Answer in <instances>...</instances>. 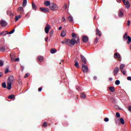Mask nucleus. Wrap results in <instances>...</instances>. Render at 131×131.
Masks as SVG:
<instances>
[{
  "instance_id": "f257e3e1",
  "label": "nucleus",
  "mask_w": 131,
  "mask_h": 131,
  "mask_svg": "<svg viewBox=\"0 0 131 131\" xmlns=\"http://www.w3.org/2000/svg\"><path fill=\"white\" fill-rule=\"evenodd\" d=\"M80 39H79V37L77 36L75 39H71L70 41L71 46H74L75 43H79Z\"/></svg>"
},
{
  "instance_id": "f03ea898",
  "label": "nucleus",
  "mask_w": 131,
  "mask_h": 131,
  "mask_svg": "<svg viewBox=\"0 0 131 131\" xmlns=\"http://www.w3.org/2000/svg\"><path fill=\"white\" fill-rule=\"evenodd\" d=\"M49 8L51 11H57V10L58 9V7L57 5L55 4L54 3H52L49 6Z\"/></svg>"
},
{
  "instance_id": "7ed1b4c3",
  "label": "nucleus",
  "mask_w": 131,
  "mask_h": 131,
  "mask_svg": "<svg viewBox=\"0 0 131 131\" xmlns=\"http://www.w3.org/2000/svg\"><path fill=\"white\" fill-rule=\"evenodd\" d=\"M125 67V64L122 63L120 66V70L121 71V72L123 74V75H125V73H126V71L123 70V69Z\"/></svg>"
},
{
  "instance_id": "20e7f679",
  "label": "nucleus",
  "mask_w": 131,
  "mask_h": 131,
  "mask_svg": "<svg viewBox=\"0 0 131 131\" xmlns=\"http://www.w3.org/2000/svg\"><path fill=\"white\" fill-rule=\"evenodd\" d=\"M40 11H41V12H43L44 13H49L50 12V9L48 8L40 7Z\"/></svg>"
},
{
  "instance_id": "39448f33",
  "label": "nucleus",
  "mask_w": 131,
  "mask_h": 131,
  "mask_svg": "<svg viewBox=\"0 0 131 131\" xmlns=\"http://www.w3.org/2000/svg\"><path fill=\"white\" fill-rule=\"evenodd\" d=\"M8 82L9 83H11V84L14 83V76H13L10 75L9 76Z\"/></svg>"
},
{
  "instance_id": "423d86ee",
  "label": "nucleus",
  "mask_w": 131,
  "mask_h": 131,
  "mask_svg": "<svg viewBox=\"0 0 131 131\" xmlns=\"http://www.w3.org/2000/svg\"><path fill=\"white\" fill-rule=\"evenodd\" d=\"M118 72H119V68L116 67L114 69V76H116L117 75Z\"/></svg>"
},
{
  "instance_id": "0eeeda50",
  "label": "nucleus",
  "mask_w": 131,
  "mask_h": 131,
  "mask_svg": "<svg viewBox=\"0 0 131 131\" xmlns=\"http://www.w3.org/2000/svg\"><path fill=\"white\" fill-rule=\"evenodd\" d=\"M50 29H51V26H50V25L49 24H47L45 29L46 33H47V34L49 33V31H50Z\"/></svg>"
},
{
  "instance_id": "6e6552de",
  "label": "nucleus",
  "mask_w": 131,
  "mask_h": 131,
  "mask_svg": "<svg viewBox=\"0 0 131 131\" xmlns=\"http://www.w3.org/2000/svg\"><path fill=\"white\" fill-rule=\"evenodd\" d=\"M82 69L84 72H88V70H89V67H88V66H86L85 64H82Z\"/></svg>"
},
{
  "instance_id": "1a4fd4ad",
  "label": "nucleus",
  "mask_w": 131,
  "mask_h": 131,
  "mask_svg": "<svg viewBox=\"0 0 131 131\" xmlns=\"http://www.w3.org/2000/svg\"><path fill=\"white\" fill-rule=\"evenodd\" d=\"M1 26H2V27H5L7 26V25H8V23H7V21H6V20H2L1 21Z\"/></svg>"
},
{
  "instance_id": "9d476101",
  "label": "nucleus",
  "mask_w": 131,
  "mask_h": 131,
  "mask_svg": "<svg viewBox=\"0 0 131 131\" xmlns=\"http://www.w3.org/2000/svg\"><path fill=\"white\" fill-rule=\"evenodd\" d=\"M81 59L84 64H86V59L82 55H81Z\"/></svg>"
},
{
  "instance_id": "9b49d317",
  "label": "nucleus",
  "mask_w": 131,
  "mask_h": 131,
  "mask_svg": "<svg viewBox=\"0 0 131 131\" xmlns=\"http://www.w3.org/2000/svg\"><path fill=\"white\" fill-rule=\"evenodd\" d=\"M18 13H20V14L24 13V9H23V7H18Z\"/></svg>"
},
{
  "instance_id": "f8f14e48",
  "label": "nucleus",
  "mask_w": 131,
  "mask_h": 131,
  "mask_svg": "<svg viewBox=\"0 0 131 131\" xmlns=\"http://www.w3.org/2000/svg\"><path fill=\"white\" fill-rule=\"evenodd\" d=\"M82 41H83V42H88V41H89V37L86 36H83L82 38Z\"/></svg>"
},
{
  "instance_id": "ddd939ff",
  "label": "nucleus",
  "mask_w": 131,
  "mask_h": 131,
  "mask_svg": "<svg viewBox=\"0 0 131 131\" xmlns=\"http://www.w3.org/2000/svg\"><path fill=\"white\" fill-rule=\"evenodd\" d=\"M44 5L45 6H46V7H49V6H51V1H46L44 2Z\"/></svg>"
},
{
  "instance_id": "4468645a",
  "label": "nucleus",
  "mask_w": 131,
  "mask_h": 131,
  "mask_svg": "<svg viewBox=\"0 0 131 131\" xmlns=\"http://www.w3.org/2000/svg\"><path fill=\"white\" fill-rule=\"evenodd\" d=\"M123 40L125 41L127 38H128V36H127V33L125 32L123 36Z\"/></svg>"
},
{
  "instance_id": "2eb2a0df",
  "label": "nucleus",
  "mask_w": 131,
  "mask_h": 131,
  "mask_svg": "<svg viewBox=\"0 0 131 131\" xmlns=\"http://www.w3.org/2000/svg\"><path fill=\"white\" fill-rule=\"evenodd\" d=\"M7 34H8V31L1 32L0 33V35H3V36H6V35H7Z\"/></svg>"
},
{
  "instance_id": "dca6fc26",
  "label": "nucleus",
  "mask_w": 131,
  "mask_h": 131,
  "mask_svg": "<svg viewBox=\"0 0 131 131\" xmlns=\"http://www.w3.org/2000/svg\"><path fill=\"white\" fill-rule=\"evenodd\" d=\"M125 6H126L127 9H129V8H130V4H129V1H127L126 4H125Z\"/></svg>"
},
{
  "instance_id": "f3484780",
  "label": "nucleus",
  "mask_w": 131,
  "mask_h": 131,
  "mask_svg": "<svg viewBox=\"0 0 131 131\" xmlns=\"http://www.w3.org/2000/svg\"><path fill=\"white\" fill-rule=\"evenodd\" d=\"M32 9L34 10L37 9L36 5H35V4H34L33 2L32 3Z\"/></svg>"
},
{
  "instance_id": "a211bd4d",
  "label": "nucleus",
  "mask_w": 131,
  "mask_h": 131,
  "mask_svg": "<svg viewBox=\"0 0 131 131\" xmlns=\"http://www.w3.org/2000/svg\"><path fill=\"white\" fill-rule=\"evenodd\" d=\"M7 90H11L12 89V83L7 82Z\"/></svg>"
},
{
  "instance_id": "6ab92c4d",
  "label": "nucleus",
  "mask_w": 131,
  "mask_h": 131,
  "mask_svg": "<svg viewBox=\"0 0 131 131\" xmlns=\"http://www.w3.org/2000/svg\"><path fill=\"white\" fill-rule=\"evenodd\" d=\"M124 14L123 12H122V10H119V17H122L123 16Z\"/></svg>"
},
{
  "instance_id": "aec40b11",
  "label": "nucleus",
  "mask_w": 131,
  "mask_h": 131,
  "mask_svg": "<svg viewBox=\"0 0 131 131\" xmlns=\"http://www.w3.org/2000/svg\"><path fill=\"white\" fill-rule=\"evenodd\" d=\"M70 41H71V40L69 39H66V44L67 46H71Z\"/></svg>"
},
{
  "instance_id": "412c9836",
  "label": "nucleus",
  "mask_w": 131,
  "mask_h": 131,
  "mask_svg": "<svg viewBox=\"0 0 131 131\" xmlns=\"http://www.w3.org/2000/svg\"><path fill=\"white\" fill-rule=\"evenodd\" d=\"M108 89L110 91L112 92V93H114V92L115 91V88L114 87L110 86V87H108Z\"/></svg>"
},
{
  "instance_id": "4be33fe9",
  "label": "nucleus",
  "mask_w": 131,
  "mask_h": 131,
  "mask_svg": "<svg viewBox=\"0 0 131 131\" xmlns=\"http://www.w3.org/2000/svg\"><path fill=\"white\" fill-rule=\"evenodd\" d=\"M60 35L61 36H62V37H65V36H66V32H65L64 31H61Z\"/></svg>"
},
{
  "instance_id": "5701e85b",
  "label": "nucleus",
  "mask_w": 131,
  "mask_h": 131,
  "mask_svg": "<svg viewBox=\"0 0 131 131\" xmlns=\"http://www.w3.org/2000/svg\"><path fill=\"white\" fill-rule=\"evenodd\" d=\"M74 66H75V67H76V68H79V63H78V61L75 60Z\"/></svg>"
},
{
  "instance_id": "b1692460",
  "label": "nucleus",
  "mask_w": 131,
  "mask_h": 131,
  "mask_svg": "<svg viewBox=\"0 0 131 131\" xmlns=\"http://www.w3.org/2000/svg\"><path fill=\"white\" fill-rule=\"evenodd\" d=\"M114 58L116 59H117V58H120V55H119V53H116V54H114Z\"/></svg>"
},
{
  "instance_id": "393cba45",
  "label": "nucleus",
  "mask_w": 131,
  "mask_h": 131,
  "mask_svg": "<svg viewBox=\"0 0 131 131\" xmlns=\"http://www.w3.org/2000/svg\"><path fill=\"white\" fill-rule=\"evenodd\" d=\"M80 96L81 99H85L86 98V96L84 93H80Z\"/></svg>"
},
{
  "instance_id": "a878e982",
  "label": "nucleus",
  "mask_w": 131,
  "mask_h": 131,
  "mask_svg": "<svg viewBox=\"0 0 131 131\" xmlns=\"http://www.w3.org/2000/svg\"><path fill=\"white\" fill-rule=\"evenodd\" d=\"M112 103H113V104H116V103H117V100H116L115 98L113 97L112 98Z\"/></svg>"
},
{
  "instance_id": "bb28decb",
  "label": "nucleus",
  "mask_w": 131,
  "mask_h": 131,
  "mask_svg": "<svg viewBox=\"0 0 131 131\" xmlns=\"http://www.w3.org/2000/svg\"><path fill=\"white\" fill-rule=\"evenodd\" d=\"M57 52V50L56 49H52L50 51V53L51 54H55Z\"/></svg>"
},
{
  "instance_id": "cd10ccee",
  "label": "nucleus",
  "mask_w": 131,
  "mask_h": 131,
  "mask_svg": "<svg viewBox=\"0 0 131 131\" xmlns=\"http://www.w3.org/2000/svg\"><path fill=\"white\" fill-rule=\"evenodd\" d=\"M37 59L38 61H40V62H42V61H43V57L41 56H38Z\"/></svg>"
},
{
  "instance_id": "c85d7f7f",
  "label": "nucleus",
  "mask_w": 131,
  "mask_h": 131,
  "mask_svg": "<svg viewBox=\"0 0 131 131\" xmlns=\"http://www.w3.org/2000/svg\"><path fill=\"white\" fill-rule=\"evenodd\" d=\"M127 39H128L127 41V45H129V43H130V42H131V37H130V36H128V38Z\"/></svg>"
},
{
  "instance_id": "c756f323",
  "label": "nucleus",
  "mask_w": 131,
  "mask_h": 131,
  "mask_svg": "<svg viewBox=\"0 0 131 131\" xmlns=\"http://www.w3.org/2000/svg\"><path fill=\"white\" fill-rule=\"evenodd\" d=\"M27 6V0H24L23 3V6L26 7Z\"/></svg>"
},
{
  "instance_id": "7c9ffc66",
  "label": "nucleus",
  "mask_w": 131,
  "mask_h": 131,
  "mask_svg": "<svg viewBox=\"0 0 131 131\" xmlns=\"http://www.w3.org/2000/svg\"><path fill=\"white\" fill-rule=\"evenodd\" d=\"M96 34H97L99 36H101V35H102V34L101 33V31H100L99 29H96Z\"/></svg>"
},
{
  "instance_id": "2f4dec72",
  "label": "nucleus",
  "mask_w": 131,
  "mask_h": 131,
  "mask_svg": "<svg viewBox=\"0 0 131 131\" xmlns=\"http://www.w3.org/2000/svg\"><path fill=\"white\" fill-rule=\"evenodd\" d=\"M21 17H22V15H16L15 16V20L16 21H18V20H19V19H20V18H21Z\"/></svg>"
},
{
  "instance_id": "473e14b6",
  "label": "nucleus",
  "mask_w": 131,
  "mask_h": 131,
  "mask_svg": "<svg viewBox=\"0 0 131 131\" xmlns=\"http://www.w3.org/2000/svg\"><path fill=\"white\" fill-rule=\"evenodd\" d=\"M120 122H121V124H124V119L123 118H120Z\"/></svg>"
},
{
  "instance_id": "72a5a7b5",
  "label": "nucleus",
  "mask_w": 131,
  "mask_h": 131,
  "mask_svg": "<svg viewBox=\"0 0 131 131\" xmlns=\"http://www.w3.org/2000/svg\"><path fill=\"white\" fill-rule=\"evenodd\" d=\"M69 20L70 22H73V17H72V16L70 15L69 17Z\"/></svg>"
},
{
  "instance_id": "f704fd0d",
  "label": "nucleus",
  "mask_w": 131,
  "mask_h": 131,
  "mask_svg": "<svg viewBox=\"0 0 131 131\" xmlns=\"http://www.w3.org/2000/svg\"><path fill=\"white\" fill-rule=\"evenodd\" d=\"M2 88H4V89H6L7 88V84H6V82H4L2 83Z\"/></svg>"
},
{
  "instance_id": "c9c22d12",
  "label": "nucleus",
  "mask_w": 131,
  "mask_h": 131,
  "mask_svg": "<svg viewBox=\"0 0 131 131\" xmlns=\"http://www.w3.org/2000/svg\"><path fill=\"white\" fill-rule=\"evenodd\" d=\"M115 84L116 85H119V84H120V81H119V80H116Z\"/></svg>"
},
{
  "instance_id": "e433bc0d",
  "label": "nucleus",
  "mask_w": 131,
  "mask_h": 131,
  "mask_svg": "<svg viewBox=\"0 0 131 131\" xmlns=\"http://www.w3.org/2000/svg\"><path fill=\"white\" fill-rule=\"evenodd\" d=\"M14 98H15V95L13 94H12L8 96V99H14Z\"/></svg>"
},
{
  "instance_id": "4c0bfd02",
  "label": "nucleus",
  "mask_w": 131,
  "mask_h": 131,
  "mask_svg": "<svg viewBox=\"0 0 131 131\" xmlns=\"http://www.w3.org/2000/svg\"><path fill=\"white\" fill-rule=\"evenodd\" d=\"M0 50L2 51V52H5V51H6V47L4 46L2 47H1Z\"/></svg>"
},
{
  "instance_id": "58836bf2",
  "label": "nucleus",
  "mask_w": 131,
  "mask_h": 131,
  "mask_svg": "<svg viewBox=\"0 0 131 131\" xmlns=\"http://www.w3.org/2000/svg\"><path fill=\"white\" fill-rule=\"evenodd\" d=\"M14 32H15V29H14L13 30H12L10 32H8V34H13V33H14Z\"/></svg>"
},
{
  "instance_id": "ea45409f",
  "label": "nucleus",
  "mask_w": 131,
  "mask_h": 131,
  "mask_svg": "<svg viewBox=\"0 0 131 131\" xmlns=\"http://www.w3.org/2000/svg\"><path fill=\"white\" fill-rule=\"evenodd\" d=\"M4 66V61L0 60V67Z\"/></svg>"
},
{
  "instance_id": "a19ab883",
  "label": "nucleus",
  "mask_w": 131,
  "mask_h": 131,
  "mask_svg": "<svg viewBox=\"0 0 131 131\" xmlns=\"http://www.w3.org/2000/svg\"><path fill=\"white\" fill-rule=\"evenodd\" d=\"M8 72H10V71H9V66H7L6 67V70H5V73H8Z\"/></svg>"
},
{
  "instance_id": "79ce46f5",
  "label": "nucleus",
  "mask_w": 131,
  "mask_h": 131,
  "mask_svg": "<svg viewBox=\"0 0 131 131\" xmlns=\"http://www.w3.org/2000/svg\"><path fill=\"white\" fill-rule=\"evenodd\" d=\"M76 90L77 91H81V87L79 86H76Z\"/></svg>"
},
{
  "instance_id": "37998d69",
  "label": "nucleus",
  "mask_w": 131,
  "mask_h": 131,
  "mask_svg": "<svg viewBox=\"0 0 131 131\" xmlns=\"http://www.w3.org/2000/svg\"><path fill=\"white\" fill-rule=\"evenodd\" d=\"M76 36H76V34H75V33H73L72 34V37H73V38H75V37H76Z\"/></svg>"
},
{
  "instance_id": "c03bdc74",
  "label": "nucleus",
  "mask_w": 131,
  "mask_h": 131,
  "mask_svg": "<svg viewBox=\"0 0 131 131\" xmlns=\"http://www.w3.org/2000/svg\"><path fill=\"white\" fill-rule=\"evenodd\" d=\"M114 107V108H115V109H116L117 110H119V106H118V105H115Z\"/></svg>"
},
{
  "instance_id": "a18cd8bd",
  "label": "nucleus",
  "mask_w": 131,
  "mask_h": 131,
  "mask_svg": "<svg viewBox=\"0 0 131 131\" xmlns=\"http://www.w3.org/2000/svg\"><path fill=\"white\" fill-rule=\"evenodd\" d=\"M116 116L118 118L120 117V114H119V113H116Z\"/></svg>"
},
{
  "instance_id": "49530a36",
  "label": "nucleus",
  "mask_w": 131,
  "mask_h": 131,
  "mask_svg": "<svg viewBox=\"0 0 131 131\" xmlns=\"http://www.w3.org/2000/svg\"><path fill=\"white\" fill-rule=\"evenodd\" d=\"M104 120L105 122H108V121H109V118L106 117L104 118Z\"/></svg>"
},
{
  "instance_id": "de8ad7c7",
  "label": "nucleus",
  "mask_w": 131,
  "mask_h": 131,
  "mask_svg": "<svg viewBox=\"0 0 131 131\" xmlns=\"http://www.w3.org/2000/svg\"><path fill=\"white\" fill-rule=\"evenodd\" d=\"M19 61H20V58H19V57L16 58L14 60V61H15V62H19Z\"/></svg>"
},
{
  "instance_id": "09e8293b",
  "label": "nucleus",
  "mask_w": 131,
  "mask_h": 131,
  "mask_svg": "<svg viewBox=\"0 0 131 131\" xmlns=\"http://www.w3.org/2000/svg\"><path fill=\"white\" fill-rule=\"evenodd\" d=\"M43 126H48V123L44 122L43 123Z\"/></svg>"
},
{
  "instance_id": "8fccbe9b",
  "label": "nucleus",
  "mask_w": 131,
  "mask_h": 131,
  "mask_svg": "<svg viewBox=\"0 0 131 131\" xmlns=\"http://www.w3.org/2000/svg\"><path fill=\"white\" fill-rule=\"evenodd\" d=\"M29 76V73H27L25 74L24 77L25 78H27V77H28Z\"/></svg>"
},
{
  "instance_id": "3c124183",
  "label": "nucleus",
  "mask_w": 131,
  "mask_h": 131,
  "mask_svg": "<svg viewBox=\"0 0 131 131\" xmlns=\"http://www.w3.org/2000/svg\"><path fill=\"white\" fill-rule=\"evenodd\" d=\"M62 22H65V21H66V18H65L64 17H63L62 18Z\"/></svg>"
},
{
  "instance_id": "603ef678",
  "label": "nucleus",
  "mask_w": 131,
  "mask_h": 131,
  "mask_svg": "<svg viewBox=\"0 0 131 131\" xmlns=\"http://www.w3.org/2000/svg\"><path fill=\"white\" fill-rule=\"evenodd\" d=\"M97 42H98V38H96L95 39L94 43H97Z\"/></svg>"
},
{
  "instance_id": "864d4df0",
  "label": "nucleus",
  "mask_w": 131,
  "mask_h": 131,
  "mask_svg": "<svg viewBox=\"0 0 131 131\" xmlns=\"http://www.w3.org/2000/svg\"><path fill=\"white\" fill-rule=\"evenodd\" d=\"M20 67H21V71H23V70H24V66L20 65Z\"/></svg>"
},
{
  "instance_id": "5fc2aeb1",
  "label": "nucleus",
  "mask_w": 131,
  "mask_h": 131,
  "mask_svg": "<svg viewBox=\"0 0 131 131\" xmlns=\"http://www.w3.org/2000/svg\"><path fill=\"white\" fill-rule=\"evenodd\" d=\"M41 91H42V87H40L38 89V92H41Z\"/></svg>"
},
{
  "instance_id": "6e6d98bb",
  "label": "nucleus",
  "mask_w": 131,
  "mask_h": 131,
  "mask_svg": "<svg viewBox=\"0 0 131 131\" xmlns=\"http://www.w3.org/2000/svg\"><path fill=\"white\" fill-rule=\"evenodd\" d=\"M127 80L131 81V76H128L127 77Z\"/></svg>"
},
{
  "instance_id": "4d7b16f0",
  "label": "nucleus",
  "mask_w": 131,
  "mask_h": 131,
  "mask_svg": "<svg viewBox=\"0 0 131 131\" xmlns=\"http://www.w3.org/2000/svg\"><path fill=\"white\" fill-rule=\"evenodd\" d=\"M63 8L64 10H66V9H67V4H65Z\"/></svg>"
},
{
  "instance_id": "13d9d810",
  "label": "nucleus",
  "mask_w": 131,
  "mask_h": 131,
  "mask_svg": "<svg viewBox=\"0 0 131 131\" xmlns=\"http://www.w3.org/2000/svg\"><path fill=\"white\" fill-rule=\"evenodd\" d=\"M53 34H54V31H52L50 32V35H51V36H52V35H53Z\"/></svg>"
},
{
  "instance_id": "bf43d9fd",
  "label": "nucleus",
  "mask_w": 131,
  "mask_h": 131,
  "mask_svg": "<svg viewBox=\"0 0 131 131\" xmlns=\"http://www.w3.org/2000/svg\"><path fill=\"white\" fill-rule=\"evenodd\" d=\"M129 25H130V20H128V21H127V26H129Z\"/></svg>"
},
{
  "instance_id": "052dcab7",
  "label": "nucleus",
  "mask_w": 131,
  "mask_h": 131,
  "mask_svg": "<svg viewBox=\"0 0 131 131\" xmlns=\"http://www.w3.org/2000/svg\"><path fill=\"white\" fill-rule=\"evenodd\" d=\"M116 1H117V3H118L119 4H120V3H121V0H116Z\"/></svg>"
},
{
  "instance_id": "680f3d73",
  "label": "nucleus",
  "mask_w": 131,
  "mask_h": 131,
  "mask_svg": "<svg viewBox=\"0 0 131 131\" xmlns=\"http://www.w3.org/2000/svg\"><path fill=\"white\" fill-rule=\"evenodd\" d=\"M3 72H0V78L1 77H2V76H3Z\"/></svg>"
},
{
  "instance_id": "e2e57ef3",
  "label": "nucleus",
  "mask_w": 131,
  "mask_h": 131,
  "mask_svg": "<svg viewBox=\"0 0 131 131\" xmlns=\"http://www.w3.org/2000/svg\"><path fill=\"white\" fill-rule=\"evenodd\" d=\"M61 43H62V45H64V43H66V41H61Z\"/></svg>"
},
{
  "instance_id": "0e129e2a",
  "label": "nucleus",
  "mask_w": 131,
  "mask_h": 131,
  "mask_svg": "<svg viewBox=\"0 0 131 131\" xmlns=\"http://www.w3.org/2000/svg\"><path fill=\"white\" fill-rule=\"evenodd\" d=\"M123 3L124 5H125L126 1L125 0H123Z\"/></svg>"
},
{
  "instance_id": "69168bd1",
  "label": "nucleus",
  "mask_w": 131,
  "mask_h": 131,
  "mask_svg": "<svg viewBox=\"0 0 131 131\" xmlns=\"http://www.w3.org/2000/svg\"><path fill=\"white\" fill-rule=\"evenodd\" d=\"M48 39H49L48 37L45 38V41H48Z\"/></svg>"
},
{
  "instance_id": "338daca9",
  "label": "nucleus",
  "mask_w": 131,
  "mask_h": 131,
  "mask_svg": "<svg viewBox=\"0 0 131 131\" xmlns=\"http://www.w3.org/2000/svg\"><path fill=\"white\" fill-rule=\"evenodd\" d=\"M94 80H97V77L96 76H94Z\"/></svg>"
},
{
  "instance_id": "774afa93",
  "label": "nucleus",
  "mask_w": 131,
  "mask_h": 131,
  "mask_svg": "<svg viewBox=\"0 0 131 131\" xmlns=\"http://www.w3.org/2000/svg\"><path fill=\"white\" fill-rule=\"evenodd\" d=\"M59 30H61V29H62V27H59L58 28Z\"/></svg>"
}]
</instances>
